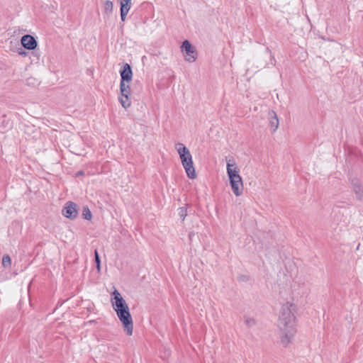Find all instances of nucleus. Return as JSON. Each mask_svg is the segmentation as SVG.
<instances>
[{
	"label": "nucleus",
	"mask_w": 363,
	"mask_h": 363,
	"mask_svg": "<svg viewBox=\"0 0 363 363\" xmlns=\"http://www.w3.org/2000/svg\"><path fill=\"white\" fill-rule=\"evenodd\" d=\"M292 303L287 302L281 307L279 317L278 326L281 331V342L286 347L291 342L296 329L295 327V316L291 311Z\"/></svg>",
	"instance_id": "nucleus-1"
},
{
	"label": "nucleus",
	"mask_w": 363,
	"mask_h": 363,
	"mask_svg": "<svg viewBox=\"0 0 363 363\" xmlns=\"http://www.w3.org/2000/svg\"><path fill=\"white\" fill-rule=\"evenodd\" d=\"M111 302L118 319L123 325L126 334L131 335L133 330L132 316L127 303L117 289L112 292Z\"/></svg>",
	"instance_id": "nucleus-2"
},
{
	"label": "nucleus",
	"mask_w": 363,
	"mask_h": 363,
	"mask_svg": "<svg viewBox=\"0 0 363 363\" xmlns=\"http://www.w3.org/2000/svg\"><path fill=\"white\" fill-rule=\"evenodd\" d=\"M226 167L232 190L236 196H239L242 194L243 190L242 179L239 174V169L233 160H229L227 162Z\"/></svg>",
	"instance_id": "nucleus-3"
},
{
	"label": "nucleus",
	"mask_w": 363,
	"mask_h": 363,
	"mask_svg": "<svg viewBox=\"0 0 363 363\" xmlns=\"http://www.w3.org/2000/svg\"><path fill=\"white\" fill-rule=\"evenodd\" d=\"M177 146V150L179 155L182 164L188 177L190 179H195L196 177V174L193 164L192 157L189 150L182 143H178Z\"/></svg>",
	"instance_id": "nucleus-4"
},
{
	"label": "nucleus",
	"mask_w": 363,
	"mask_h": 363,
	"mask_svg": "<svg viewBox=\"0 0 363 363\" xmlns=\"http://www.w3.org/2000/svg\"><path fill=\"white\" fill-rule=\"evenodd\" d=\"M129 83L130 82H121L120 83L121 96L119 97V101L124 108H127L131 105V101L129 98L130 94Z\"/></svg>",
	"instance_id": "nucleus-5"
},
{
	"label": "nucleus",
	"mask_w": 363,
	"mask_h": 363,
	"mask_svg": "<svg viewBox=\"0 0 363 363\" xmlns=\"http://www.w3.org/2000/svg\"><path fill=\"white\" fill-rule=\"evenodd\" d=\"M350 186L358 201H362L363 199V184L362 182L357 178L353 177L350 179Z\"/></svg>",
	"instance_id": "nucleus-6"
},
{
	"label": "nucleus",
	"mask_w": 363,
	"mask_h": 363,
	"mask_svg": "<svg viewBox=\"0 0 363 363\" xmlns=\"http://www.w3.org/2000/svg\"><path fill=\"white\" fill-rule=\"evenodd\" d=\"M182 51L185 53V60L189 62H194L196 59V51L188 40H184L182 45Z\"/></svg>",
	"instance_id": "nucleus-7"
},
{
	"label": "nucleus",
	"mask_w": 363,
	"mask_h": 363,
	"mask_svg": "<svg viewBox=\"0 0 363 363\" xmlns=\"http://www.w3.org/2000/svg\"><path fill=\"white\" fill-rule=\"evenodd\" d=\"M21 43L23 48L27 50H34L38 45V43L35 38L30 35H25L21 38Z\"/></svg>",
	"instance_id": "nucleus-8"
},
{
	"label": "nucleus",
	"mask_w": 363,
	"mask_h": 363,
	"mask_svg": "<svg viewBox=\"0 0 363 363\" xmlns=\"http://www.w3.org/2000/svg\"><path fill=\"white\" fill-rule=\"evenodd\" d=\"M121 81L130 82L132 80L133 72L129 64L125 63L120 72Z\"/></svg>",
	"instance_id": "nucleus-9"
},
{
	"label": "nucleus",
	"mask_w": 363,
	"mask_h": 363,
	"mask_svg": "<svg viewBox=\"0 0 363 363\" xmlns=\"http://www.w3.org/2000/svg\"><path fill=\"white\" fill-rule=\"evenodd\" d=\"M121 5V18L122 21H125L131 8V0H119Z\"/></svg>",
	"instance_id": "nucleus-10"
},
{
	"label": "nucleus",
	"mask_w": 363,
	"mask_h": 363,
	"mask_svg": "<svg viewBox=\"0 0 363 363\" xmlns=\"http://www.w3.org/2000/svg\"><path fill=\"white\" fill-rule=\"evenodd\" d=\"M269 125L272 129V132H275L279 125V119L277 113L274 111L269 112Z\"/></svg>",
	"instance_id": "nucleus-11"
},
{
	"label": "nucleus",
	"mask_w": 363,
	"mask_h": 363,
	"mask_svg": "<svg viewBox=\"0 0 363 363\" xmlns=\"http://www.w3.org/2000/svg\"><path fill=\"white\" fill-rule=\"evenodd\" d=\"M78 215V211L77 209V205L69 201V219L75 218Z\"/></svg>",
	"instance_id": "nucleus-12"
},
{
	"label": "nucleus",
	"mask_w": 363,
	"mask_h": 363,
	"mask_svg": "<svg viewBox=\"0 0 363 363\" xmlns=\"http://www.w3.org/2000/svg\"><path fill=\"white\" fill-rule=\"evenodd\" d=\"M104 12L107 14L112 13L113 9V4L111 1L106 0L104 4Z\"/></svg>",
	"instance_id": "nucleus-13"
},
{
	"label": "nucleus",
	"mask_w": 363,
	"mask_h": 363,
	"mask_svg": "<svg viewBox=\"0 0 363 363\" xmlns=\"http://www.w3.org/2000/svg\"><path fill=\"white\" fill-rule=\"evenodd\" d=\"M11 264V259L9 255H5L3 256L2 258V266L4 268H7L8 267H10Z\"/></svg>",
	"instance_id": "nucleus-14"
},
{
	"label": "nucleus",
	"mask_w": 363,
	"mask_h": 363,
	"mask_svg": "<svg viewBox=\"0 0 363 363\" xmlns=\"http://www.w3.org/2000/svg\"><path fill=\"white\" fill-rule=\"evenodd\" d=\"M82 216L84 219L90 220L92 218V214L88 207H84L82 212Z\"/></svg>",
	"instance_id": "nucleus-15"
},
{
	"label": "nucleus",
	"mask_w": 363,
	"mask_h": 363,
	"mask_svg": "<svg viewBox=\"0 0 363 363\" xmlns=\"http://www.w3.org/2000/svg\"><path fill=\"white\" fill-rule=\"evenodd\" d=\"M237 279L240 282H247L250 279V276L247 274H240L237 277Z\"/></svg>",
	"instance_id": "nucleus-16"
},
{
	"label": "nucleus",
	"mask_w": 363,
	"mask_h": 363,
	"mask_svg": "<svg viewBox=\"0 0 363 363\" xmlns=\"http://www.w3.org/2000/svg\"><path fill=\"white\" fill-rule=\"evenodd\" d=\"M245 323L248 327H252L255 325L256 322L254 318L245 317Z\"/></svg>",
	"instance_id": "nucleus-17"
},
{
	"label": "nucleus",
	"mask_w": 363,
	"mask_h": 363,
	"mask_svg": "<svg viewBox=\"0 0 363 363\" xmlns=\"http://www.w3.org/2000/svg\"><path fill=\"white\" fill-rule=\"evenodd\" d=\"M179 215L182 220H184L187 216V211L185 208H180L179 209Z\"/></svg>",
	"instance_id": "nucleus-18"
},
{
	"label": "nucleus",
	"mask_w": 363,
	"mask_h": 363,
	"mask_svg": "<svg viewBox=\"0 0 363 363\" xmlns=\"http://www.w3.org/2000/svg\"><path fill=\"white\" fill-rule=\"evenodd\" d=\"M94 255H95V262L96 264L97 269H98V270H100V259H99V255L97 250H95Z\"/></svg>",
	"instance_id": "nucleus-19"
},
{
	"label": "nucleus",
	"mask_w": 363,
	"mask_h": 363,
	"mask_svg": "<svg viewBox=\"0 0 363 363\" xmlns=\"http://www.w3.org/2000/svg\"><path fill=\"white\" fill-rule=\"evenodd\" d=\"M62 214L65 217L68 218V202H67L63 207Z\"/></svg>",
	"instance_id": "nucleus-20"
},
{
	"label": "nucleus",
	"mask_w": 363,
	"mask_h": 363,
	"mask_svg": "<svg viewBox=\"0 0 363 363\" xmlns=\"http://www.w3.org/2000/svg\"><path fill=\"white\" fill-rule=\"evenodd\" d=\"M83 174H84V172L83 171H79V172H77L75 174V177H79V176H81V175H83Z\"/></svg>",
	"instance_id": "nucleus-21"
},
{
	"label": "nucleus",
	"mask_w": 363,
	"mask_h": 363,
	"mask_svg": "<svg viewBox=\"0 0 363 363\" xmlns=\"http://www.w3.org/2000/svg\"><path fill=\"white\" fill-rule=\"evenodd\" d=\"M19 54L21 55H23L24 56V55H26V52L25 51H22V52H19Z\"/></svg>",
	"instance_id": "nucleus-22"
},
{
	"label": "nucleus",
	"mask_w": 363,
	"mask_h": 363,
	"mask_svg": "<svg viewBox=\"0 0 363 363\" xmlns=\"http://www.w3.org/2000/svg\"><path fill=\"white\" fill-rule=\"evenodd\" d=\"M94 322H95V321H94V320H89V322H87L86 324H87V323H94Z\"/></svg>",
	"instance_id": "nucleus-23"
}]
</instances>
